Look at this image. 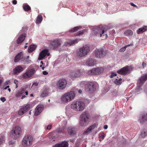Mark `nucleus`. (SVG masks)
<instances>
[{"label": "nucleus", "mask_w": 147, "mask_h": 147, "mask_svg": "<svg viewBox=\"0 0 147 147\" xmlns=\"http://www.w3.org/2000/svg\"><path fill=\"white\" fill-rule=\"evenodd\" d=\"M130 4L131 5V6H132L133 7H136V6L135 4H134V3H130Z\"/></svg>", "instance_id": "obj_57"}, {"label": "nucleus", "mask_w": 147, "mask_h": 147, "mask_svg": "<svg viewBox=\"0 0 147 147\" xmlns=\"http://www.w3.org/2000/svg\"><path fill=\"white\" fill-rule=\"evenodd\" d=\"M25 94L26 95H27L28 94V91L25 92V90L24 89H22L19 90L16 93L15 96L18 98H20L22 96L21 99H23L26 97L25 95H24Z\"/></svg>", "instance_id": "obj_11"}, {"label": "nucleus", "mask_w": 147, "mask_h": 147, "mask_svg": "<svg viewBox=\"0 0 147 147\" xmlns=\"http://www.w3.org/2000/svg\"><path fill=\"white\" fill-rule=\"evenodd\" d=\"M87 82H86L85 81H82L80 83V85L81 87H83V86L85 85V88H86V85H87Z\"/></svg>", "instance_id": "obj_43"}, {"label": "nucleus", "mask_w": 147, "mask_h": 147, "mask_svg": "<svg viewBox=\"0 0 147 147\" xmlns=\"http://www.w3.org/2000/svg\"><path fill=\"white\" fill-rule=\"evenodd\" d=\"M5 138V137L4 136H2L1 135L0 136V147L1 146V145L3 143L4 141Z\"/></svg>", "instance_id": "obj_41"}, {"label": "nucleus", "mask_w": 147, "mask_h": 147, "mask_svg": "<svg viewBox=\"0 0 147 147\" xmlns=\"http://www.w3.org/2000/svg\"><path fill=\"white\" fill-rule=\"evenodd\" d=\"M71 107L72 109L78 111H83L85 107L84 103L80 101H77L73 102L71 105Z\"/></svg>", "instance_id": "obj_3"}, {"label": "nucleus", "mask_w": 147, "mask_h": 147, "mask_svg": "<svg viewBox=\"0 0 147 147\" xmlns=\"http://www.w3.org/2000/svg\"><path fill=\"white\" fill-rule=\"evenodd\" d=\"M140 123H143L147 121V112L146 113H142L139 119Z\"/></svg>", "instance_id": "obj_26"}, {"label": "nucleus", "mask_w": 147, "mask_h": 147, "mask_svg": "<svg viewBox=\"0 0 147 147\" xmlns=\"http://www.w3.org/2000/svg\"><path fill=\"white\" fill-rule=\"evenodd\" d=\"M108 127V126L107 125H105L104 126V129H106Z\"/></svg>", "instance_id": "obj_58"}, {"label": "nucleus", "mask_w": 147, "mask_h": 147, "mask_svg": "<svg viewBox=\"0 0 147 147\" xmlns=\"http://www.w3.org/2000/svg\"><path fill=\"white\" fill-rule=\"evenodd\" d=\"M42 111H37V110L35 109V112L34 113V115L35 116H37L39 115L41 112Z\"/></svg>", "instance_id": "obj_46"}, {"label": "nucleus", "mask_w": 147, "mask_h": 147, "mask_svg": "<svg viewBox=\"0 0 147 147\" xmlns=\"http://www.w3.org/2000/svg\"><path fill=\"white\" fill-rule=\"evenodd\" d=\"M33 138L30 135H27L23 138L22 141V144L24 147H27L30 146L32 143Z\"/></svg>", "instance_id": "obj_5"}, {"label": "nucleus", "mask_w": 147, "mask_h": 147, "mask_svg": "<svg viewBox=\"0 0 147 147\" xmlns=\"http://www.w3.org/2000/svg\"><path fill=\"white\" fill-rule=\"evenodd\" d=\"M80 40V39L76 38L74 40H71L69 42H65L64 45L66 46H70L74 44L77 43Z\"/></svg>", "instance_id": "obj_25"}, {"label": "nucleus", "mask_w": 147, "mask_h": 147, "mask_svg": "<svg viewBox=\"0 0 147 147\" xmlns=\"http://www.w3.org/2000/svg\"><path fill=\"white\" fill-rule=\"evenodd\" d=\"M81 28L80 26H76L73 28H72L69 31V32H75Z\"/></svg>", "instance_id": "obj_38"}, {"label": "nucleus", "mask_w": 147, "mask_h": 147, "mask_svg": "<svg viewBox=\"0 0 147 147\" xmlns=\"http://www.w3.org/2000/svg\"><path fill=\"white\" fill-rule=\"evenodd\" d=\"M9 86H6V87H5V88H4V90H6L7 89V88H9Z\"/></svg>", "instance_id": "obj_60"}, {"label": "nucleus", "mask_w": 147, "mask_h": 147, "mask_svg": "<svg viewBox=\"0 0 147 147\" xmlns=\"http://www.w3.org/2000/svg\"><path fill=\"white\" fill-rule=\"evenodd\" d=\"M77 130L74 127H69L67 128V131L69 135H72L76 134Z\"/></svg>", "instance_id": "obj_23"}, {"label": "nucleus", "mask_w": 147, "mask_h": 147, "mask_svg": "<svg viewBox=\"0 0 147 147\" xmlns=\"http://www.w3.org/2000/svg\"><path fill=\"white\" fill-rule=\"evenodd\" d=\"M23 70V67L21 65H19L13 70V74L15 75L17 74L22 72Z\"/></svg>", "instance_id": "obj_19"}, {"label": "nucleus", "mask_w": 147, "mask_h": 147, "mask_svg": "<svg viewBox=\"0 0 147 147\" xmlns=\"http://www.w3.org/2000/svg\"><path fill=\"white\" fill-rule=\"evenodd\" d=\"M104 70L103 68L102 67H98L93 68L86 72L88 75H98L103 72Z\"/></svg>", "instance_id": "obj_8"}, {"label": "nucleus", "mask_w": 147, "mask_h": 147, "mask_svg": "<svg viewBox=\"0 0 147 147\" xmlns=\"http://www.w3.org/2000/svg\"><path fill=\"white\" fill-rule=\"evenodd\" d=\"M36 47V46L34 45H31L28 48V51L29 53L32 52L34 51Z\"/></svg>", "instance_id": "obj_36"}, {"label": "nucleus", "mask_w": 147, "mask_h": 147, "mask_svg": "<svg viewBox=\"0 0 147 147\" xmlns=\"http://www.w3.org/2000/svg\"><path fill=\"white\" fill-rule=\"evenodd\" d=\"M43 106L42 105H38V106H37L36 109L37 110V111H42V110H43Z\"/></svg>", "instance_id": "obj_42"}, {"label": "nucleus", "mask_w": 147, "mask_h": 147, "mask_svg": "<svg viewBox=\"0 0 147 147\" xmlns=\"http://www.w3.org/2000/svg\"><path fill=\"white\" fill-rule=\"evenodd\" d=\"M113 82L116 85L119 86L121 84L122 82V79L121 78L119 79H116Z\"/></svg>", "instance_id": "obj_35"}, {"label": "nucleus", "mask_w": 147, "mask_h": 147, "mask_svg": "<svg viewBox=\"0 0 147 147\" xmlns=\"http://www.w3.org/2000/svg\"><path fill=\"white\" fill-rule=\"evenodd\" d=\"M97 124L94 123L92 125L90 126L84 132V134L86 135L90 133L95 128L97 127Z\"/></svg>", "instance_id": "obj_21"}, {"label": "nucleus", "mask_w": 147, "mask_h": 147, "mask_svg": "<svg viewBox=\"0 0 147 147\" xmlns=\"http://www.w3.org/2000/svg\"><path fill=\"white\" fill-rule=\"evenodd\" d=\"M23 8L25 11H28L31 10L30 6L27 3H24L23 5Z\"/></svg>", "instance_id": "obj_34"}, {"label": "nucleus", "mask_w": 147, "mask_h": 147, "mask_svg": "<svg viewBox=\"0 0 147 147\" xmlns=\"http://www.w3.org/2000/svg\"><path fill=\"white\" fill-rule=\"evenodd\" d=\"M68 143L65 141H63L60 143L55 144L52 147H68Z\"/></svg>", "instance_id": "obj_24"}, {"label": "nucleus", "mask_w": 147, "mask_h": 147, "mask_svg": "<svg viewBox=\"0 0 147 147\" xmlns=\"http://www.w3.org/2000/svg\"><path fill=\"white\" fill-rule=\"evenodd\" d=\"M96 62L95 60L92 59H89L86 61V64L88 66H92L96 64Z\"/></svg>", "instance_id": "obj_27"}, {"label": "nucleus", "mask_w": 147, "mask_h": 147, "mask_svg": "<svg viewBox=\"0 0 147 147\" xmlns=\"http://www.w3.org/2000/svg\"><path fill=\"white\" fill-rule=\"evenodd\" d=\"M83 72L81 71L80 69H77L71 71L70 76L71 78H78L80 77L83 74Z\"/></svg>", "instance_id": "obj_16"}, {"label": "nucleus", "mask_w": 147, "mask_h": 147, "mask_svg": "<svg viewBox=\"0 0 147 147\" xmlns=\"http://www.w3.org/2000/svg\"><path fill=\"white\" fill-rule=\"evenodd\" d=\"M87 30L86 29H84L80 31L77 32L76 34V36H80L83 34L85 32H86Z\"/></svg>", "instance_id": "obj_39"}, {"label": "nucleus", "mask_w": 147, "mask_h": 147, "mask_svg": "<svg viewBox=\"0 0 147 147\" xmlns=\"http://www.w3.org/2000/svg\"><path fill=\"white\" fill-rule=\"evenodd\" d=\"M56 131L59 133H63V129L60 128H57L56 129Z\"/></svg>", "instance_id": "obj_47"}, {"label": "nucleus", "mask_w": 147, "mask_h": 147, "mask_svg": "<svg viewBox=\"0 0 147 147\" xmlns=\"http://www.w3.org/2000/svg\"><path fill=\"white\" fill-rule=\"evenodd\" d=\"M35 71V69L34 68L30 69L26 71L25 73L23 74V78L26 79L30 77L34 74Z\"/></svg>", "instance_id": "obj_15"}, {"label": "nucleus", "mask_w": 147, "mask_h": 147, "mask_svg": "<svg viewBox=\"0 0 147 147\" xmlns=\"http://www.w3.org/2000/svg\"><path fill=\"white\" fill-rule=\"evenodd\" d=\"M21 133V128L18 126H16L11 131L12 137L15 139H17L20 137Z\"/></svg>", "instance_id": "obj_6"}, {"label": "nucleus", "mask_w": 147, "mask_h": 147, "mask_svg": "<svg viewBox=\"0 0 147 147\" xmlns=\"http://www.w3.org/2000/svg\"><path fill=\"white\" fill-rule=\"evenodd\" d=\"M61 41L59 39H56L54 40L50 44L51 45L53 49H56L61 45Z\"/></svg>", "instance_id": "obj_14"}, {"label": "nucleus", "mask_w": 147, "mask_h": 147, "mask_svg": "<svg viewBox=\"0 0 147 147\" xmlns=\"http://www.w3.org/2000/svg\"><path fill=\"white\" fill-rule=\"evenodd\" d=\"M58 135H57L55 132L50 133L49 134V138L50 140H55L58 137Z\"/></svg>", "instance_id": "obj_32"}, {"label": "nucleus", "mask_w": 147, "mask_h": 147, "mask_svg": "<svg viewBox=\"0 0 147 147\" xmlns=\"http://www.w3.org/2000/svg\"><path fill=\"white\" fill-rule=\"evenodd\" d=\"M42 19V17L41 15H38L36 21V23L38 24L41 23Z\"/></svg>", "instance_id": "obj_40"}, {"label": "nucleus", "mask_w": 147, "mask_h": 147, "mask_svg": "<svg viewBox=\"0 0 147 147\" xmlns=\"http://www.w3.org/2000/svg\"><path fill=\"white\" fill-rule=\"evenodd\" d=\"M24 57V54L21 52L18 53L15 57L14 61L15 63L18 62L19 61L23 59Z\"/></svg>", "instance_id": "obj_22"}, {"label": "nucleus", "mask_w": 147, "mask_h": 147, "mask_svg": "<svg viewBox=\"0 0 147 147\" xmlns=\"http://www.w3.org/2000/svg\"><path fill=\"white\" fill-rule=\"evenodd\" d=\"M32 105L30 104H27L25 106H23L18 111V114L19 115H22L26 112L29 109Z\"/></svg>", "instance_id": "obj_13"}, {"label": "nucleus", "mask_w": 147, "mask_h": 147, "mask_svg": "<svg viewBox=\"0 0 147 147\" xmlns=\"http://www.w3.org/2000/svg\"><path fill=\"white\" fill-rule=\"evenodd\" d=\"M49 91L50 89L48 88H45L42 89L40 96L41 97H44L45 96H49L50 94Z\"/></svg>", "instance_id": "obj_20"}, {"label": "nucleus", "mask_w": 147, "mask_h": 147, "mask_svg": "<svg viewBox=\"0 0 147 147\" xmlns=\"http://www.w3.org/2000/svg\"><path fill=\"white\" fill-rule=\"evenodd\" d=\"M2 83V81L0 79V85Z\"/></svg>", "instance_id": "obj_62"}, {"label": "nucleus", "mask_w": 147, "mask_h": 147, "mask_svg": "<svg viewBox=\"0 0 147 147\" xmlns=\"http://www.w3.org/2000/svg\"><path fill=\"white\" fill-rule=\"evenodd\" d=\"M12 3L13 4L16 5L17 3V1L16 0H14L12 1Z\"/></svg>", "instance_id": "obj_54"}, {"label": "nucleus", "mask_w": 147, "mask_h": 147, "mask_svg": "<svg viewBox=\"0 0 147 147\" xmlns=\"http://www.w3.org/2000/svg\"><path fill=\"white\" fill-rule=\"evenodd\" d=\"M45 69V67H42V70H44Z\"/></svg>", "instance_id": "obj_64"}, {"label": "nucleus", "mask_w": 147, "mask_h": 147, "mask_svg": "<svg viewBox=\"0 0 147 147\" xmlns=\"http://www.w3.org/2000/svg\"><path fill=\"white\" fill-rule=\"evenodd\" d=\"M33 85H34L35 86H37L38 85V84L37 83L34 82L33 83Z\"/></svg>", "instance_id": "obj_59"}, {"label": "nucleus", "mask_w": 147, "mask_h": 147, "mask_svg": "<svg viewBox=\"0 0 147 147\" xmlns=\"http://www.w3.org/2000/svg\"><path fill=\"white\" fill-rule=\"evenodd\" d=\"M140 83L141 84H143L147 80V74H143L140 79Z\"/></svg>", "instance_id": "obj_28"}, {"label": "nucleus", "mask_w": 147, "mask_h": 147, "mask_svg": "<svg viewBox=\"0 0 147 147\" xmlns=\"http://www.w3.org/2000/svg\"><path fill=\"white\" fill-rule=\"evenodd\" d=\"M42 74L44 75H46L48 74V73L46 71H43Z\"/></svg>", "instance_id": "obj_53"}, {"label": "nucleus", "mask_w": 147, "mask_h": 147, "mask_svg": "<svg viewBox=\"0 0 147 147\" xmlns=\"http://www.w3.org/2000/svg\"><path fill=\"white\" fill-rule=\"evenodd\" d=\"M141 135L142 137L144 138L146 136L147 134L144 131H143L141 133Z\"/></svg>", "instance_id": "obj_48"}, {"label": "nucleus", "mask_w": 147, "mask_h": 147, "mask_svg": "<svg viewBox=\"0 0 147 147\" xmlns=\"http://www.w3.org/2000/svg\"><path fill=\"white\" fill-rule=\"evenodd\" d=\"M93 31L95 36L98 37H102L104 38H106L108 36L106 32L102 28H100L98 27L94 28Z\"/></svg>", "instance_id": "obj_4"}, {"label": "nucleus", "mask_w": 147, "mask_h": 147, "mask_svg": "<svg viewBox=\"0 0 147 147\" xmlns=\"http://www.w3.org/2000/svg\"><path fill=\"white\" fill-rule=\"evenodd\" d=\"M125 35L126 36H131L133 34L132 31L130 30H126L124 32Z\"/></svg>", "instance_id": "obj_37"}, {"label": "nucleus", "mask_w": 147, "mask_h": 147, "mask_svg": "<svg viewBox=\"0 0 147 147\" xmlns=\"http://www.w3.org/2000/svg\"><path fill=\"white\" fill-rule=\"evenodd\" d=\"M15 143V141H10L9 142V145L11 144H14Z\"/></svg>", "instance_id": "obj_52"}, {"label": "nucleus", "mask_w": 147, "mask_h": 147, "mask_svg": "<svg viewBox=\"0 0 147 147\" xmlns=\"http://www.w3.org/2000/svg\"><path fill=\"white\" fill-rule=\"evenodd\" d=\"M90 51V48L87 45H85L80 48L78 51V55L80 57H83L86 55Z\"/></svg>", "instance_id": "obj_7"}, {"label": "nucleus", "mask_w": 147, "mask_h": 147, "mask_svg": "<svg viewBox=\"0 0 147 147\" xmlns=\"http://www.w3.org/2000/svg\"><path fill=\"white\" fill-rule=\"evenodd\" d=\"M14 82L15 84H18V81L17 80L15 79L14 80Z\"/></svg>", "instance_id": "obj_56"}, {"label": "nucleus", "mask_w": 147, "mask_h": 147, "mask_svg": "<svg viewBox=\"0 0 147 147\" xmlns=\"http://www.w3.org/2000/svg\"><path fill=\"white\" fill-rule=\"evenodd\" d=\"M105 136L104 133H101L99 135V138L103 140Z\"/></svg>", "instance_id": "obj_45"}, {"label": "nucleus", "mask_w": 147, "mask_h": 147, "mask_svg": "<svg viewBox=\"0 0 147 147\" xmlns=\"http://www.w3.org/2000/svg\"><path fill=\"white\" fill-rule=\"evenodd\" d=\"M107 53V51H105L103 48H101L95 50L94 51L96 57L98 58L104 57Z\"/></svg>", "instance_id": "obj_9"}, {"label": "nucleus", "mask_w": 147, "mask_h": 147, "mask_svg": "<svg viewBox=\"0 0 147 147\" xmlns=\"http://www.w3.org/2000/svg\"><path fill=\"white\" fill-rule=\"evenodd\" d=\"M52 127V126L51 124L49 125L46 127V126L45 127V129L46 130H50L51 128Z\"/></svg>", "instance_id": "obj_49"}, {"label": "nucleus", "mask_w": 147, "mask_h": 147, "mask_svg": "<svg viewBox=\"0 0 147 147\" xmlns=\"http://www.w3.org/2000/svg\"><path fill=\"white\" fill-rule=\"evenodd\" d=\"M0 100L2 101L3 102H4L6 100V99L4 97H2L0 98Z\"/></svg>", "instance_id": "obj_51"}, {"label": "nucleus", "mask_w": 147, "mask_h": 147, "mask_svg": "<svg viewBox=\"0 0 147 147\" xmlns=\"http://www.w3.org/2000/svg\"><path fill=\"white\" fill-rule=\"evenodd\" d=\"M130 68L129 67H124L117 71V72L119 74L125 75L129 73Z\"/></svg>", "instance_id": "obj_18"}, {"label": "nucleus", "mask_w": 147, "mask_h": 147, "mask_svg": "<svg viewBox=\"0 0 147 147\" xmlns=\"http://www.w3.org/2000/svg\"><path fill=\"white\" fill-rule=\"evenodd\" d=\"M90 114L87 111L83 112L80 116V125L82 126L87 125L89 122Z\"/></svg>", "instance_id": "obj_1"}, {"label": "nucleus", "mask_w": 147, "mask_h": 147, "mask_svg": "<svg viewBox=\"0 0 147 147\" xmlns=\"http://www.w3.org/2000/svg\"><path fill=\"white\" fill-rule=\"evenodd\" d=\"M78 92H79V93H82V90H79V91H78Z\"/></svg>", "instance_id": "obj_61"}, {"label": "nucleus", "mask_w": 147, "mask_h": 147, "mask_svg": "<svg viewBox=\"0 0 147 147\" xmlns=\"http://www.w3.org/2000/svg\"><path fill=\"white\" fill-rule=\"evenodd\" d=\"M8 82H9V81H7L5 82V85H7V84H8Z\"/></svg>", "instance_id": "obj_63"}, {"label": "nucleus", "mask_w": 147, "mask_h": 147, "mask_svg": "<svg viewBox=\"0 0 147 147\" xmlns=\"http://www.w3.org/2000/svg\"><path fill=\"white\" fill-rule=\"evenodd\" d=\"M75 96L74 92L70 91L65 93L61 97V101L63 103H66L73 100Z\"/></svg>", "instance_id": "obj_2"}, {"label": "nucleus", "mask_w": 147, "mask_h": 147, "mask_svg": "<svg viewBox=\"0 0 147 147\" xmlns=\"http://www.w3.org/2000/svg\"><path fill=\"white\" fill-rule=\"evenodd\" d=\"M140 83L141 84H143L147 80V74H143L140 79Z\"/></svg>", "instance_id": "obj_30"}, {"label": "nucleus", "mask_w": 147, "mask_h": 147, "mask_svg": "<svg viewBox=\"0 0 147 147\" xmlns=\"http://www.w3.org/2000/svg\"><path fill=\"white\" fill-rule=\"evenodd\" d=\"M140 83L141 84H143L147 80V74H143L140 79Z\"/></svg>", "instance_id": "obj_29"}, {"label": "nucleus", "mask_w": 147, "mask_h": 147, "mask_svg": "<svg viewBox=\"0 0 147 147\" xmlns=\"http://www.w3.org/2000/svg\"><path fill=\"white\" fill-rule=\"evenodd\" d=\"M147 30V26H145L139 28L137 30V32L138 34H139L146 31Z\"/></svg>", "instance_id": "obj_33"}, {"label": "nucleus", "mask_w": 147, "mask_h": 147, "mask_svg": "<svg viewBox=\"0 0 147 147\" xmlns=\"http://www.w3.org/2000/svg\"><path fill=\"white\" fill-rule=\"evenodd\" d=\"M86 88L89 93H92L96 90V87L94 83L88 82L86 85Z\"/></svg>", "instance_id": "obj_12"}, {"label": "nucleus", "mask_w": 147, "mask_h": 147, "mask_svg": "<svg viewBox=\"0 0 147 147\" xmlns=\"http://www.w3.org/2000/svg\"><path fill=\"white\" fill-rule=\"evenodd\" d=\"M26 35L25 34H23L21 35L17 40V43L18 44H20L25 39Z\"/></svg>", "instance_id": "obj_31"}, {"label": "nucleus", "mask_w": 147, "mask_h": 147, "mask_svg": "<svg viewBox=\"0 0 147 147\" xmlns=\"http://www.w3.org/2000/svg\"><path fill=\"white\" fill-rule=\"evenodd\" d=\"M130 45H127L125 46L124 47L121 48L120 49V50H119L120 52H123L124 51H125L127 47V46H129Z\"/></svg>", "instance_id": "obj_44"}, {"label": "nucleus", "mask_w": 147, "mask_h": 147, "mask_svg": "<svg viewBox=\"0 0 147 147\" xmlns=\"http://www.w3.org/2000/svg\"><path fill=\"white\" fill-rule=\"evenodd\" d=\"M142 66L143 67H145L146 66V63L144 62H143L142 63Z\"/></svg>", "instance_id": "obj_55"}, {"label": "nucleus", "mask_w": 147, "mask_h": 147, "mask_svg": "<svg viewBox=\"0 0 147 147\" xmlns=\"http://www.w3.org/2000/svg\"><path fill=\"white\" fill-rule=\"evenodd\" d=\"M67 84L66 80L62 79L59 80L56 84L57 86L60 90L64 89Z\"/></svg>", "instance_id": "obj_10"}, {"label": "nucleus", "mask_w": 147, "mask_h": 147, "mask_svg": "<svg viewBox=\"0 0 147 147\" xmlns=\"http://www.w3.org/2000/svg\"><path fill=\"white\" fill-rule=\"evenodd\" d=\"M117 74L116 73L112 72L111 75L110 76L111 78H113L114 77L117 76Z\"/></svg>", "instance_id": "obj_50"}, {"label": "nucleus", "mask_w": 147, "mask_h": 147, "mask_svg": "<svg viewBox=\"0 0 147 147\" xmlns=\"http://www.w3.org/2000/svg\"><path fill=\"white\" fill-rule=\"evenodd\" d=\"M50 54L48 53L47 49H45L42 51L40 53L38 58L39 60H42L46 56H49Z\"/></svg>", "instance_id": "obj_17"}]
</instances>
